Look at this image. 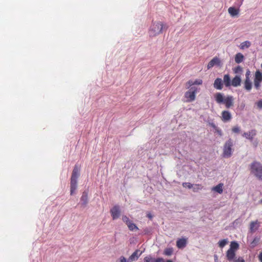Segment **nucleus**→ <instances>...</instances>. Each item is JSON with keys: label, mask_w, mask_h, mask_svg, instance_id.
Masks as SVG:
<instances>
[{"label": "nucleus", "mask_w": 262, "mask_h": 262, "mask_svg": "<svg viewBox=\"0 0 262 262\" xmlns=\"http://www.w3.org/2000/svg\"><path fill=\"white\" fill-rule=\"evenodd\" d=\"M166 26L162 22L158 21L153 23L149 30L150 36H156L162 33L165 29H166Z\"/></svg>", "instance_id": "obj_1"}, {"label": "nucleus", "mask_w": 262, "mask_h": 262, "mask_svg": "<svg viewBox=\"0 0 262 262\" xmlns=\"http://www.w3.org/2000/svg\"><path fill=\"white\" fill-rule=\"evenodd\" d=\"M250 169L251 173L262 181V164L259 162L254 161L250 165Z\"/></svg>", "instance_id": "obj_2"}, {"label": "nucleus", "mask_w": 262, "mask_h": 262, "mask_svg": "<svg viewBox=\"0 0 262 262\" xmlns=\"http://www.w3.org/2000/svg\"><path fill=\"white\" fill-rule=\"evenodd\" d=\"M79 176V168L75 165L72 171L70 182V193L73 195L77 187V179Z\"/></svg>", "instance_id": "obj_3"}, {"label": "nucleus", "mask_w": 262, "mask_h": 262, "mask_svg": "<svg viewBox=\"0 0 262 262\" xmlns=\"http://www.w3.org/2000/svg\"><path fill=\"white\" fill-rule=\"evenodd\" d=\"M234 145V141L231 138L226 141L223 146V157L224 158H230L233 153L232 147Z\"/></svg>", "instance_id": "obj_4"}, {"label": "nucleus", "mask_w": 262, "mask_h": 262, "mask_svg": "<svg viewBox=\"0 0 262 262\" xmlns=\"http://www.w3.org/2000/svg\"><path fill=\"white\" fill-rule=\"evenodd\" d=\"M196 91L197 88L195 86L190 87L189 91L185 94V97L187 99V101L191 102L195 99Z\"/></svg>", "instance_id": "obj_5"}, {"label": "nucleus", "mask_w": 262, "mask_h": 262, "mask_svg": "<svg viewBox=\"0 0 262 262\" xmlns=\"http://www.w3.org/2000/svg\"><path fill=\"white\" fill-rule=\"evenodd\" d=\"M262 82V72L257 70L255 73L254 78V86L256 90H259Z\"/></svg>", "instance_id": "obj_6"}, {"label": "nucleus", "mask_w": 262, "mask_h": 262, "mask_svg": "<svg viewBox=\"0 0 262 262\" xmlns=\"http://www.w3.org/2000/svg\"><path fill=\"white\" fill-rule=\"evenodd\" d=\"M111 213L113 220H116L120 215V207L118 205H115L111 210Z\"/></svg>", "instance_id": "obj_7"}, {"label": "nucleus", "mask_w": 262, "mask_h": 262, "mask_svg": "<svg viewBox=\"0 0 262 262\" xmlns=\"http://www.w3.org/2000/svg\"><path fill=\"white\" fill-rule=\"evenodd\" d=\"M143 251L140 250H136L128 258L127 262H133L137 260L138 258L141 255Z\"/></svg>", "instance_id": "obj_8"}, {"label": "nucleus", "mask_w": 262, "mask_h": 262, "mask_svg": "<svg viewBox=\"0 0 262 262\" xmlns=\"http://www.w3.org/2000/svg\"><path fill=\"white\" fill-rule=\"evenodd\" d=\"M256 135V130L255 129H251L248 132H245L243 134L242 136L246 138L247 139L252 141L254 137Z\"/></svg>", "instance_id": "obj_9"}, {"label": "nucleus", "mask_w": 262, "mask_h": 262, "mask_svg": "<svg viewBox=\"0 0 262 262\" xmlns=\"http://www.w3.org/2000/svg\"><path fill=\"white\" fill-rule=\"evenodd\" d=\"M213 85L215 89L217 90H222L224 86L223 80L220 78H217L215 79Z\"/></svg>", "instance_id": "obj_10"}, {"label": "nucleus", "mask_w": 262, "mask_h": 262, "mask_svg": "<svg viewBox=\"0 0 262 262\" xmlns=\"http://www.w3.org/2000/svg\"><path fill=\"white\" fill-rule=\"evenodd\" d=\"M232 118L231 113L228 111H224L222 113V120L224 122L229 121Z\"/></svg>", "instance_id": "obj_11"}, {"label": "nucleus", "mask_w": 262, "mask_h": 262, "mask_svg": "<svg viewBox=\"0 0 262 262\" xmlns=\"http://www.w3.org/2000/svg\"><path fill=\"white\" fill-rule=\"evenodd\" d=\"M242 79L239 75H236L232 80L231 86L238 87L241 85Z\"/></svg>", "instance_id": "obj_12"}, {"label": "nucleus", "mask_w": 262, "mask_h": 262, "mask_svg": "<svg viewBox=\"0 0 262 262\" xmlns=\"http://www.w3.org/2000/svg\"><path fill=\"white\" fill-rule=\"evenodd\" d=\"M80 204L82 207H84L86 206L88 203V193L87 191H84L83 192L80 198Z\"/></svg>", "instance_id": "obj_13"}, {"label": "nucleus", "mask_w": 262, "mask_h": 262, "mask_svg": "<svg viewBox=\"0 0 262 262\" xmlns=\"http://www.w3.org/2000/svg\"><path fill=\"white\" fill-rule=\"evenodd\" d=\"M233 97L232 96H228L225 98L224 103L225 104L226 107L227 108L231 107L233 105Z\"/></svg>", "instance_id": "obj_14"}, {"label": "nucleus", "mask_w": 262, "mask_h": 262, "mask_svg": "<svg viewBox=\"0 0 262 262\" xmlns=\"http://www.w3.org/2000/svg\"><path fill=\"white\" fill-rule=\"evenodd\" d=\"M144 262H164L163 258H153L150 255L147 256L144 258Z\"/></svg>", "instance_id": "obj_15"}, {"label": "nucleus", "mask_w": 262, "mask_h": 262, "mask_svg": "<svg viewBox=\"0 0 262 262\" xmlns=\"http://www.w3.org/2000/svg\"><path fill=\"white\" fill-rule=\"evenodd\" d=\"M220 63L221 61L220 59L216 57H215L213 59H212L208 63L207 68L209 69L215 65L219 66L220 65Z\"/></svg>", "instance_id": "obj_16"}, {"label": "nucleus", "mask_w": 262, "mask_h": 262, "mask_svg": "<svg viewBox=\"0 0 262 262\" xmlns=\"http://www.w3.org/2000/svg\"><path fill=\"white\" fill-rule=\"evenodd\" d=\"M252 88V82L250 79H245L244 82V88L247 92L251 91Z\"/></svg>", "instance_id": "obj_17"}, {"label": "nucleus", "mask_w": 262, "mask_h": 262, "mask_svg": "<svg viewBox=\"0 0 262 262\" xmlns=\"http://www.w3.org/2000/svg\"><path fill=\"white\" fill-rule=\"evenodd\" d=\"M226 257L229 261H232L235 258V251H232L231 249H228Z\"/></svg>", "instance_id": "obj_18"}, {"label": "nucleus", "mask_w": 262, "mask_h": 262, "mask_svg": "<svg viewBox=\"0 0 262 262\" xmlns=\"http://www.w3.org/2000/svg\"><path fill=\"white\" fill-rule=\"evenodd\" d=\"M186 244L187 240L184 238H180L177 241V246L179 249L184 248L186 246Z\"/></svg>", "instance_id": "obj_19"}, {"label": "nucleus", "mask_w": 262, "mask_h": 262, "mask_svg": "<svg viewBox=\"0 0 262 262\" xmlns=\"http://www.w3.org/2000/svg\"><path fill=\"white\" fill-rule=\"evenodd\" d=\"M223 81L226 87H229L231 86V80L229 74H225L224 76Z\"/></svg>", "instance_id": "obj_20"}, {"label": "nucleus", "mask_w": 262, "mask_h": 262, "mask_svg": "<svg viewBox=\"0 0 262 262\" xmlns=\"http://www.w3.org/2000/svg\"><path fill=\"white\" fill-rule=\"evenodd\" d=\"M203 81L201 79H196L194 81H192V80H189L186 83V88L189 89L190 87H191L194 84L200 85L202 83Z\"/></svg>", "instance_id": "obj_21"}, {"label": "nucleus", "mask_w": 262, "mask_h": 262, "mask_svg": "<svg viewBox=\"0 0 262 262\" xmlns=\"http://www.w3.org/2000/svg\"><path fill=\"white\" fill-rule=\"evenodd\" d=\"M215 99L217 103H222L224 102L225 98H224L223 94L222 93H217L215 95Z\"/></svg>", "instance_id": "obj_22"}, {"label": "nucleus", "mask_w": 262, "mask_h": 262, "mask_svg": "<svg viewBox=\"0 0 262 262\" xmlns=\"http://www.w3.org/2000/svg\"><path fill=\"white\" fill-rule=\"evenodd\" d=\"M228 11L229 13L232 17H234L236 16L239 13L238 10L235 9L234 7H233L229 8Z\"/></svg>", "instance_id": "obj_23"}, {"label": "nucleus", "mask_w": 262, "mask_h": 262, "mask_svg": "<svg viewBox=\"0 0 262 262\" xmlns=\"http://www.w3.org/2000/svg\"><path fill=\"white\" fill-rule=\"evenodd\" d=\"M244 58V57L242 53H237L235 56V61L237 63H239L243 61Z\"/></svg>", "instance_id": "obj_24"}, {"label": "nucleus", "mask_w": 262, "mask_h": 262, "mask_svg": "<svg viewBox=\"0 0 262 262\" xmlns=\"http://www.w3.org/2000/svg\"><path fill=\"white\" fill-rule=\"evenodd\" d=\"M223 184L222 183H220L219 184L217 185L215 187H213L212 190L221 194L223 192Z\"/></svg>", "instance_id": "obj_25"}, {"label": "nucleus", "mask_w": 262, "mask_h": 262, "mask_svg": "<svg viewBox=\"0 0 262 262\" xmlns=\"http://www.w3.org/2000/svg\"><path fill=\"white\" fill-rule=\"evenodd\" d=\"M230 247L229 249H231L232 251H235L238 249L239 245L236 242L233 241L231 243Z\"/></svg>", "instance_id": "obj_26"}, {"label": "nucleus", "mask_w": 262, "mask_h": 262, "mask_svg": "<svg viewBox=\"0 0 262 262\" xmlns=\"http://www.w3.org/2000/svg\"><path fill=\"white\" fill-rule=\"evenodd\" d=\"M250 46L251 42L249 41H245L241 43L239 47L241 49L244 50L249 48Z\"/></svg>", "instance_id": "obj_27"}, {"label": "nucleus", "mask_w": 262, "mask_h": 262, "mask_svg": "<svg viewBox=\"0 0 262 262\" xmlns=\"http://www.w3.org/2000/svg\"><path fill=\"white\" fill-rule=\"evenodd\" d=\"M127 226L130 231L137 230L139 229L136 224L133 223L132 221L129 222Z\"/></svg>", "instance_id": "obj_28"}, {"label": "nucleus", "mask_w": 262, "mask_h": 262, "mask_svg": "<svg viewBox=\"0 0 262 262\" xmlns=\"http://www.w3.org/2000/svg\"><path fill=\"white\" fill-rule=\"evenodd\" d=\"M257 224V222H252L250 223V230L251 232H253L256 230L257 229V227H256Z\"/></svg>", "instance_id": "obj_29"}, {"label": "nucleus", "mask_w": 262, "mask_h": 262, "mask_svg": "<svg viewBox=\"0 0 262 262\" xmlns=\"http://www.w3.org/2000/svg\"><path fill=\"white\" fill-rule=\"evenodd\" d=\"M233 72L235 74H240L243 72V68L238 66L233 69Z\"/></svg>", "instance_id": "obj_30"}, {"label": "nucleus", "mask_w": 262, "mask_h": 262, "mask_svg": "<svg viewBox=\"0 0 262 262\" xmlns=\"http://www.w3.org/2000/svg\"><path fill=\"white\" fill-rule=\"evenodd\" d=\"M228 243L227 239H222L219 242L220 247L223 248Z\"/></svg>", "instance_id": "obj_31"}, {"label": "nucleus", "mask_w": 262, "mask_h": 262, "mask_svg": "<svg viewBox=\"0 0 262 262\" xmlns=\"http://www.w3.org/2000/svg\"><path fill=\"white\" fill-rule=\"evenodd\" d=\"M173 250L172 248H166L164 252L165 255L170 256L172 254Z\"/></svg>", "instance_id": "obj_32"}, {"label": "nucleus", "mask_w": 262, "mask_h": 262, "mask_svg": "<svg viewBox=\"0 0 262 262\" xmlns=\"http://www.w3.org/2000/svg\"><path fill=\"white\" fill-rule=\"evenodd\" d=\"M183 186L184 187H187L189 189L193 188V185L190 183H183Z\"/></svg>", "instance_id": "obj_33"}, {"label": "nucleus", "mask_w": 262, "mask_h": 262, "mask_svg": "<svg viewBox=\"0 0 262 262\" xmlns=\"http://www.w3.org/2000/svg\"><path fill=\"white\" fill-rule=\"evenodd\" d=\"M122 221L126 223V225L128 224L131 221L129 219V218L126 215H124L122 216Z\"/></svg>", "instance_id": "obj_34"}, {"label": "nucleus", "mask_w": 262, "mask_h": 262, "mask_svg": "<svg viewBox=\"0 0 262 262\" xmlns=\"http://www.w3.org/2000/svg\"><path fill=\"white\" fill-rule=\"evenodd\" d=\"M116 262H127V260L124 256H121L119 257Z\"/></svg>", "instance_id": "obj_35"}, {"label": "nucleus", "mask_w": 262, "mask_h": 262, "mask_svg": "<svg viewBox=\"0 0 262 262\" xmlns=\"http://www.w3.org/2000/svg\"><path fill=\"white\" fill-rule=\"evenodd\" d=\"M251 72L249 69H247L245 74V79H250Z\"/></svg>", "instance_id": "obj_36"}, {"label": "nucleus", "mask_w": 262, "mask_h": 262, "mask_svg": "<svg viewBox=\"0 0 262 262\" xmlns=\"http://www.w3.org/2000/svg\"><path fill=\"white\" fill-rule=\"evenodd\" d=\"M232 130L233 133H238L240 132V128L237 126H234V127L232 128Z\"/></svg>", "instance_id": "obj_37"}, {"label": "nucleus", "mask_w": 262, "mask_h": 262, "mask_svg": "<svg viewBox=\"0 0 262 262\" xmlns=\"http://www.w3.org/2000/svg\"><path fill=\"white\" fill-rule=\"evenodd\" d=\"M258 242L259 238H255L251 243V245H252L253 247H254L258 244Z\"/></svg>", "instance_id": "obj_38"}, {"label": "nucleus", "mask_w": 262, "mask_h": 262, "mask_svg": "<svg viewBox=\"0 0 262 262\" xmlns=\"http://www.w3.org/2000/svg\"><path fill=\"white\" fill-rule=\"evenodd\" d=\"M256 104L257 105V108H258L259 109H262V100L258 101L256 103Z\"/></svg>", "instance_id": "obj_39"}, {"label": "nucleus", "mask_w": 262, "mask_h": 262, "mask_svg": "<svg viewBox=\"0 0 262 262\" xmlns=\"http://www.w3.org/2000/svg\"><path fill=\"white\" fill-rule=\"evenodd\" d=\"M233 262H245V260L243 257H239L237 259L235 258L233 260Z\"/></svg>", "instance_id": "obj_40"}, {"label": "nucleus", "mask_w": 262, "mask_h": 262, "mask_svg": "<svg viewBox=\"0 0 262 262\" xmlns=\"http://www.w3.org/2000/svg\"><path fill=\"white\" fill-rule=\"evenodd\" d=\"M243 1L244 0H237L236 2V6L240 7L242 5Z\"/></svg>", "instance_id": "obj_41"}, {"label": "nucleus", "mask_w": 262, "mask_h": 262, "mask_svg": "<svg viewBox=\"0 0 262 262\" xmlns=\"http://www.w3.org/2000/svg\"><path fill=\"white\" fill-rule=\"evenodd\" d=\"M215 132L217 133L219 136H222V130L221 129H220L219 128L217 127V128H215Z\"/></svg>", "instance_id": "obj_42"}, {"label": "nucleus", "mask_w": 262, "mask_h": 262, "mask_svg": "<svg viewBox=\"0 0 262 262\" xmlns=\"http://www.w3.org/2000/svg\"><path fill=\"white\" fill-rule=\"evenodd\" d=\"M193 191H196L198 189H199V185H195L194 187H193Z\"/></svg>", "instance_id": "obj_43"}, {"label": "nucleus", "mask_w": 262, "mask_h": 262, "mask_svg": "<svg viewBox=\"0 0 262 262\" xmlns=\"http://www.w3.org/2000/svg\"><path fill=\"white\" fill-rule=\"evenodd\" d=\"M259 259L261 262H262V253H260L259 255Z\"/></svg>", "instance_id": "obj_44"}, {"label": "nucleus", "mask_w": 262, "mask_h": 262, "mask_svg": "<svg viewBox=\"0 0 262 262\" xmlns=\"http://www.w3.org/2000/svg\"><path fill=\"white\" fill-rule=\"evenodd\" d=\"M147 216L150 219H151L152 217V215L150 213L147 214Z\"/></svg>", "instance_id": "obj_45"}, {"label": "nucleus", "mask_w": 262, "mask_h": 262, "mask_svg": "<svg viewBox=\"0 0 262 262\" xmlns=\"http://www.w3.org/2000/svg\"><path fill=\"white\" fill-rule=\"evenodd\" d=\"M212 126V127H214L215 129L216 128H217V127L215 126V125L214 124H213Z\"/></svg>", "instance_id": "obj_46"}, {"label": "nucleus", "mask_w": 262, "mask_h": 262, "mask_svg": "<svg viewBox=\"0 0 262 262\" xmlns=\"http://www.w3.org/2000/svg\"><path fill=\"white\" fill-rule=\"evenodd\" d=\"M166 262H172L171 260H167Z\"/></svg>", "instance_id": "obj_47"}, {"label": "nucleus", "mask_w": 262, "mask_h": 262, "mask_svg": "<svg viewBox=\"0 0 262 262\" xmlns=\"http://www.w3.org/2000/svg\"><path fill=\"white\" fill-rule=\"evenodd\" d=\"M144 231L145 232V233L147 232V230H146V229L144 230Z\"/></svg>", "instance_id": "obj_48"}, {"label": "nucleus", "mask_w": 262, "mask_h": 262, "mask_svg": "<svg viewBox=\"0 0 262 262\" xmlns=\"http://www.w3.org/2000/svg\"><path fill=\"white\" fill-rule=\"evenodd\" d=\"M214 257H215V258H216V259H217V257L216 255H215Z\"/></svg>", "instance_id": "obj_49"}, {"label": "nucleus", "mask_w": 262, "mask_h": 262, "mask_svg": "<svg viewBox=\"0 0 262 262\" xmlns=\"http://www.w3.org/2000/svg\"><path fill=\"white\" fill-rule=\"evenodd\" d=\"M260 203H262V199L260 200Z\"/></svg>", "instance_id": "obj_50"}, {"label": "nucleus", "mask_w": 262, "mask_h": 262, "mask_svg": "<svg viewBox=\"0 0 262 262\" xmlns=\"http://www.w3.org/2000/svg\"><path fill=\"white\" fill-rule=\"evenodd\" d=\"M261 68H262V63H261Z\"/></svg>", "instance_id": "obj_51"}]
</instances>
